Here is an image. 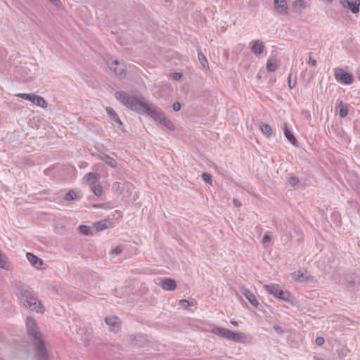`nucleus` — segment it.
Here are the masks:
<instances>
[{
  "instance_id": "nucleus-26",
  "label": "nucleus",
  "mask_w": 360,
  "mask_h": 360,
  "mask_svg": "<svg viewBox=\"0 0 360 360\" xmlns=\"http://www.w3.org/2000/svg\"><path fill=\"white\" fill-rule=\"evenodd\" d=\"M108 222L109 221L106 219L97 221L94 224V227L96 229V231H103L108 227Z\"/></svg>"
},
{
  "instance_id": "nucleus-24",
  "label": "nucleus",
  "mask_w": 360,
  "mask_h": 360,
  "mask_svg": "<svg viewBox=\"0 0 360 360\" xmlns=\"http://www.w3.org/2000/svg\"><path fill=\"white\" fill-rule=\"evenodd\" d=\"M297 81V72L293 73L292 71L290 72L288 77V87L292 89L295 86Z\"/></svg>"
},
{
  "instance_id": "nucleus-38",
  "label": "nucleus",
  "mask_w": 360,
  "mask_h": 360,
  "mask_svg": "<svg viewBox=\"0 0 360 360\" xmlns=\"http://www.w3.org/2000/svg\"><path fill=\"white\" fill-rule=\"evenodd\" d=\"M307 63L310 66H316V60L312 58L311 53H309V60Z\"/></svg>"
},
{
  "instance_id": "nucleus-8",
  "label": "nucleus",
  "mask_w": 360,
  "mask_h": 360,
  "mask_svg": "<svg viewBox=\"0 0 360 360\" xmlns=\"http://www.w3.org/2000/svg\"><path fill=\"white\" fill-rule=\"evenodd\" d=\"M334 77L337 81L344 84L349 85L354 82L353 75L342 68H335L334 70Z\"/></svg>"
},
{
  "instance_id": "nucleus-46",
  "label": "nucleus",
  "mask_w": 360,
  "mask_h": 360,
  "mask_svg": "<svg viewBox=\"0 0 360 360\" xmlns=\"http://www.w3.org/2000/svg\"><path fill=\"white\" fill-rule=\"evenodd\" d=\"M233 205H234L236 207H240V206L241 205V203H240V202L239 201V200L236 199V198H234V199L233 200Z\"/></svg>"
},
{
  "instance_id": "nucleus-42",
  "label": "nucleus",
  "mask_w": 360,
  "mask_h": 360,
  "mask_svg": "<svg viewBox=\"0 0 360 360\" xmlns=\"http://www.w3.org/2000/svg\"><path fill=\"white\" fill-rule=\"evenodd\" d=\"M6 341H7V337L2 331H0V342L4 343Z\"/></svg>"
},
{
  "instance_id": "nucleus-4",
  "label": "nucleus",
  "mask_w": 360,
  "mask_h": 360,
  "mask_svg": "<svg viewBox=\"0 0 360 360\" xmlns=\"http://www.w3.org/2000/svg\"><path fill=\"white\" fill-rule=\"evenodd\" d=\"M32 344L35 349L34 356L36 360H49V355L46 343L42 338L32 340Z\"/></svg>"
},
{
  "instance_id": "nucleus-43",
  "label": "nucleus",
  "mask_w": 360,
  "mask_h": 360,
  "mask_svg": "<svg viewBox=\"0 0 360 360\" xmlns=\"http://www.w3.org/2000/svg\"><path fill=\"white\" fill-rule=\"evenodd\" d=\"M271 240V236L268 234H265L262 238V243L264 244L269 243Z\"/></svg>"
},
{
  "instance_id": "nucleus-47",
  "label": "nucleus",
  "mask_w": 360,
  "mask_h": 360,
  "mask_svg": "<svg viewBox=\"0 0 360 360\" xmlns=\"http://www.w3.org/2000/svg\"><path fill=\"white\" fill-rule=\"evenodd\" d=\"M314 360H323L321 357L318 356H314Z\"/></svg>"
},
{
  "instance_id": "nucleus-48",
  "label": "nucleus",
  "mask_w": 360,
  "mask_h": 360,
  "mask_svg": "<svg viewBox=\"0 0 360 360\" xmlns=\"http://www.w3.org/2000/svg\"><path fill=\"white\" fill-rule=\"evenodd\" d=\"M94 207H102L103 205L102 204L95 205Z\"/></svg>"
},
{
  "instance_id": "nucleus-5",
  "label": "nucleus",
  "mask_w": 360,
  "mask_h": 360,
  "mask_svg": "<svg viewBox=\"0 0 360 360\" xmlns=\"http://www.w3.org/2000/svg\"><path fill=\"white\" fill-rule=\"evenodd\" d=\"M26 328L28 335L31 338L32 341L37 338H42V335L38 330L37 321L32 316H27L26 319Z\"/></svg>"
},
{
  "instance_id": "nucleus-13",
  "label": "nucleus",
  "mask_w": 360,
  "mask_h": 360,
  "mask_svg": "<svg viewBox=\"0 0 360 360\" xmlns=\"http://www.w3.org/2000/svg\"><path fill=\"white\" fill-rule=\"evenodd\" d=\"M0 269L8 271H11L13 269V264L9 261L7 255L1 250H0Z\"/></svg>"
},
{
  "instance_id": "nucleus-16",
  "label": "nucleus",
  "mask_w": 360,
  "mask_h": 360,
  "mask_svg": "<svg viewBox=\"0 0 360 360\" xmlns=\"http://www.w3.org/2000/svg\"><path fill=\"white\" fill-rule=\"evenodd\" d=\"M27 259L29 260L30 264L35 268L39 269L40 266L43 264V260L35 255L31 252H27L26 254Z\"/></svg>"
},
{
  "instance_id": "nucleus-28",
  "label": "nucleus",
  "mask_w": 360,
  "mask_h": 360,
  "mask_svg": "<svg viewBox=\"0 0 360 360\" xmlns=\"http://www.w3.org/2000/svg\"><path fill=\"white\" fill-rule=\"evenodd\" d=\"M78 229H79V231L84 235L89 236V235L92 234L91 229L89 226L80 225L78 227Z\"/></svg>"
},
{
  "instance_id": "nucleus-22",
  "label": "nucleus",
  "mask_w": 360,
  "mask_h": 360,
  "mask_svg": "<svg viewBox=\"0 0 360 360\" xmlns=\"http://www.w3.org/2000/svg\"><path fill=\"white\" fill-rule=\"evenodd\" d=\"M292 7L295 10L301 11L307 7V2L305 0H295Z\"/></svg>"
},
{
  "instance_id": "nucleus-12",
  "label": "nucleus",
  "mask_w": 360,
  "mask_h": 360,
  "mask_svg": "<svg viewBox=\"0 0 360 360\" xmlns=\"http://www.w3.org/2000/svg\"><path fill=\"white\" fill-rule=\"evenodd\" d=\"M274 8L281 15L288 14V6L286 0H274Z\"/></svg>"
},
{
  "instance_id": "nucleus-11",
  "label": "nucleus",
  "mask_w": 360,
  "mask_h": 360,
  "mask_svg": "<svg viewBox=\"0 0 360 360\" xmlns=\"http://www.w3.org/2000/svg\"><path fill=\"white\" fill-rule=\"evenodd\" d=\"M240 292L255 307L259 308V302L256 299L255 295L248 288H241Z\"/></svg>"
},
{
  "instance_id": "nucleus-14",
  "label": "nucleus",
  "mask_w": 360,
  "mask_h": 360,
  "mask_svg": "<svg viewBox=\"0 0 360 360\" xmlns=\"http://www.w3.org/2000/svg\"><path fill=\"white\" fill-rule=\"evenodd\" d=\"M161 286L165 290L172 291L176 289V283L174 279L165 278L162 279Z\"/></svg>"
},
{
  "instance_id": "nucleus-20",
  "label": "nucleus",
  "mask_w": 360,
  "mask_h": 360,
  "mask_svg": "<svg viewBox=\"0 0 360 360\" xmlns=\"http://www.w3.org/2000/svg\"><path fill=\"white\" fill-rule=\"evenodd\" d=\"M100 159L112 168H115L117 165V161L113 158L107 154L101 155Z\"/></svg>"
},
{
  "instance_id": "nucleus-37",
  "label": "nucleus",
  "mask_w": 360,
  "mask_h": 360,
  "mask_svg": "<svg viewBox=\"0 0 360 360\" xmlns=\"http://www.w3.org/2000/svg\"><path fill=\"white\" fill-rule=\"evenodd\" d=\"M273 328L276 331V333L279 335H283L284 333L283 329L278 325H274Z\"/></svg>"
},
{
  "instance_id": "nucleus-2",
  "label": "nucleus",
  "mask_w": 360,
  "mask_h": 360,
  "mask_svg": "<svg viewBox=\"0 0 360 360\" xmlns=\"http://www.w3.org/2000/svg\"><path fill=\"white\" fill-rule=\"evenodd\" d=\"M16 296L21 307L39 314H43L45 311L44 305L32 288L18 285Z\"/></svg>"
},
{
  "instance_id": "nucleus-36",
  "label": "nucleus",
  "mask_w": 360,
  "mask_h": 360,
  "mask_svg": "<svg viewBox=\"0 0 360 360\" xmlns=\"http://www.w3.org/2000/svg\"><path fill=\"white\" fill-rule=\"evenodd\" d=\"M202 179L205 183L212 184V175L209 173L204 172L202 174Z\"/></svg>"
},
{
  "instance_id": "nucleus-49",
  "label": "nucleus",
  "mask_w": 360,
  "mask_h": 360,
  "mask_svg": "<svg viewBox=\"0 0 360 360\" xmlns=\"http://www.w3.org/2000/svg\"><path fill=\"white\" fill-rule=\"evenodd\" d=\"M231 323L235 326L238 325V323L236 321H232Z\"/></svg>"
},
{
  "instance_id": "nucleus-41",
  "label": "nucleus",
  "mask_w": 360,
  "mask_h": 360,
  "mask_svg": "<svg viewBox=\"0 0 360 360\" xmlns=\"http://www.w3.org/2000/svg\"><path fill=\"white\" fill-rule=\"evenodd\" d=\"M122 251V246H117L115 248L112 250V253L115 255H120Z\"/></svg>"
},
{
  "instance_id": "nucleus-45",
  "label": "nucleus",
  "mask_w": 360,
  "mask_h": 360,
  "mask_svg": "<svg viewBox=\"0 0 360 360\" xmlns=\"http://www.w3.org/2000/svg\"><path fill=\"white\" fill-rule=\"evenodd\" d=\"M181 77H182V74L180 72H174L172 76L173 79L175 80L180 79L181 78Z\"/></svg>"
},
{
  "instance_id": "nucleus-27",
  "label": "nucleus",
  "mask_w": 360,
  "mask_h": 360,
  "mask_svg": "<svg viewBox=\"0 0 360 360\" xmlns=\"http://www.w3.org/2000/svg\"><path fill=\"white\" fill-rule=\"evenodd\" d=\"M198 58L202 67L204 69H207L209 68L208 61L205 55L201 51H198Z\"/></svg>"
},
{
  "instance_id": "nucleus-10",
  "label": "nucleus",
  "mask_w": 360,
  "mask_h": 360,
  "mask_svg": "<svg viewBox=\"0 0 360 360\" xmlns=\"http://www.w3.org/2000/svg\"><path fill=\"white\" fill-rule=\"evenodd\" d=\"M344 8L351 11L356 14L359 12L360 0H340Z\"/></svg>"
},
{
  "instance_id": "nucleus-35",
  "label": "nucleus",
  "mask_w": 360,
  "mask_h": 360,
  "mask_svg": "<svg viewBox=\"0 0 360 360\" xmlns=\"http://www.w3.org/2000/svg\"><path fill=\"white\" fill-rule=\"evenodd\" d=\"M36 95L32 94H19L17 95L18 97L24 98L27 101H30L33 103V101Z\"/></svg>"
},
{
  "instance_id": "nucleus-18",
  "label": "nucleus",
  "mask_w": 360,
  "mask_h": 360,
  "mask_svg": "<svg viewBox=\"0 0 360 360\" xmlns=\"http://www.w3.org/2000/svg\"><path fill=\"white\" fill-rule=\"evenodd\" d=\"M105 110L108 115L110 116L111 118L113 120V121L119 124V129L122 130L124 127L123 123L122 122L121 120L120 119L115 111L113 110V108L111 107H107L105 108Z\"/></svg>"
},
{
  "instance_id": "nucleus-7",
  "label": "nucleus",
  "mask_w": 360,
  "mask_h": 360,
  "mask_svg": "<svg viewBox=\"0 0 360 360\" xmlns=\"http://www.w3.org/2000/svg\"><path fill=\"white\" fill-rule=\"evenodd\" d=\"M109 69L120 78H124L127 74V67L124 63L114 60L107 63Z\"/></svg>"
},
{
  "instance_id": "nucleus-6",
  "label": "nucleus",
  "mask_w": 360,
  "mask_h": 360,
  "mask_svg": "<svg viewBox=\"0 0 360 360\" xmlns=\"http://www.w3.org/2000/svg\"><path fill=\"white\" fill-rule=\"evenodd\" d=\"M266 290L275 297L283 301H289L290 295L288 292L281 290L278 284H271L264 285Z\"/></svg>"
},
{
  "instance_id": "nucleus-1",
  "label": "nucleus",
  "mask_w": 360,
  "mask_h": 360,
  "mask_svg": "<svg viewBox=\"0 0 360 360\" xmlns=\"http://www.w3.org/2000/svg\"><path fill=\"white\" fill-rule=\"evenodd\" d=\"M115 98L129 109L139 114L147 115L169 130H174V124L165 117L162 111H158L145 101L139 100L135 96L124 91H117L115 93Z\"/></svg>"
},
{
  "instance_id": "nucleus-33",
  "label": "nucleus",
  "mask_w": 360,
  "mask_h": 360,
  "mask_svg": "<svg viewBox=\"0 0 360 360\" xmlns=\"http://www.w3.org/2000/svg\"><path fill=\"white\" fill-rule=\"evenodd\" d=\"M266 69L269 72H274L277 69V65L271 59H268L266 62Z\"/></svg>"
},
{
  "instance_id": "nucleus-32",
  "label": "nucleus",
  "mask_w": 360,
  "mask_h": 360,
  "mask_svg": "<svg viewBox=\"0 0 360 360\" xmlns=\"http://www.w3.org/2000/svg\"><path fill=\"white\" fill-rule=\"evenodd\" d=\"M287 181L292 187L300 186V180L297 176H290L289 178H288Z\"/></svg>"
},
{
  "instance_id": "nucleus-29",
  "label": "nucleus",
  "mask_w": 360,
  "mask_h": 360,
  "mask_svg": "<svg viewBox=\"0 0 360 360\" xmlns=\"http://www.w3.org/2000/svg\"><path fill=\"white\" fill-rule=\"evenodd\" d=\"M33 103L41 107H46L47 103L44 98L40 96H35Z\"/></svg>"
},
{
  "instance_id": "nucleus-34",
  "label": "nucleus",
  "mask_w": 360,
  "mask_h": 360,
  "mask_svg": "<svg viewBox=\"0 0 360 360\" xmlns=\"http://www.w3.org/2000/svg\"><path fill=\"white\" fill-rule=\"evenodd\" d=\"M91 191L96 196H101L103 192L102 186L100 184L94 185Z\"/></svg>"
},
{
  "instance_id": "nucleus-15",
  "label": "nucleus",
  "mask_w": 360,
  "mask_h": 360,
  "mask_svg": "<svg viewBox=\"0 0 360 360\" xmlns=\"http://www.w3.org/2000/svg\"><path fill=\"white\" fill-rule=\"evenodd\" d=\"M252 46L251 47V51L256 56L260 55L264 50V45L263 42L259 39L254 40L252 41Z\"/></svg>"
},
{
  "instance_id": "nucleus-39",
  "label": "nucleus",
  "mask_w": 360,
  "mask_h": 360,
  "mask_svg": "<svg viewBox=\"0 0 360 360\" xmlns=\"http://www.w3.org/2000/svg\"><path fill=\"white\" fill-rule=\"evenodd\" d=\"M181 105L179 102H174L172 105V109L175 112H178L181 110Z\"/></svg>"
},
{
  "instance_id": "nucleus-19",
  "label": "nucleus",
  "mask_w": 360,
  "mask_h": 360,
  "mask_svg": "<svg viewBox=\"0 0 360 360\" xmlns=\"http://www.w3.org/2000/svg\"><path fill=\"white\" fill-rule=\"evenodd\" d=\"M100 178L101 175L98 173L89 172L84 176V179L86 183L89 184H94Z\"/></svg>"
},
{
  "instance_id": "nucleus-3",
  "label": "nucleus",
  "mask_w": 360,
  "mask_h": 360,
  "mask_svg": "<svg viewBox=\"0 0 360 360\" xmlns=\"http://www.w3.org/2000/svg\"><path fill=\"white\" fill-rule=\"evenodd\" d=\"M212 333L235 342H244L246 340L245 334L236 333L224 328L214 327L212 329Z\"/></svg>"
},
{
  "instance_id": "nucleus-30",
  "label": "nucleus",
  "mask_w": 360,
  "mask_h": 360,
  "mask_svg": "<svg viewBox=\"0 0 360 360\" xmlns=\"http://www.w3.org/2000/svg\"><path fill=\"white\" fill-rule=\"evenodd\" d=\"M340 107V116L342 118L345 117L348 115V109L343 105L342 101H340L338 103Z\"/></svg>"
},
{
  "instance_id": "nucleus-21",
  "label": "nucleus",
  "mask_w": 360,
  "mask_h": 360,
  "mask_svg": "<svg viewBox=\"0 0 360 360\" xmlns=\"http://www.w3.org/2000/svg\"><path fill=\"white\" fill-rule=\"evenodd\" d=\"M284 135L285 138L293 145L297 146V141L295 138L294 135L291 132V131L288 128L287 125L285 124L284 127Z\"/></svg>"
},
{
  "instance_id": "nucleus-23",
  "label": "nucleus",
  "mask_w": 360,
  "mask_h": 360,
  "mask_svg": "<svg viewBox=\"0 0 360 360\" xmlns=\"http://www.w3.org/2000/svg\"><path fill=\"white\" fill-rule=\"evenodd\" d=\"M259 128L262 132L266 136L270 137L272 134V129L268 124L262 122L259 124Z\"/></svg>"
},
{
  "instance_id": "nucleus-17",
  "label": "nucleus",
  "mask_w": 360,
  "mask_h": 360,
  "mask_svg": "<svg viewBox=\"0 0 360 360\" xmlns=\"http://www.w3.org/2000/svg\"><path fill=\"white\" fill-rule=\"evenodd\" d=\"M105 321L112 331L118 330L119 319L117 316H108L105 318Z\"/></svg>"
},
{
  "instance_id": "nucleus-31",
  "label": "nucleus",
  "mask_w": 360,
  "mask_h": 360,
  "mask_svg": "<svg viewBox=\"0 0 360 360\" xmlns=\"http://www.w3.org/2000/svg\"><path fill=\"white\" fill-rule=\"evenodd\" d=\"M180 304L184 308H187L188 307L194 306L196 304V301L194 299L181 300Z\"/></svg>"
},
{
  "instance_id": "nucleus-25",
  "label": "nucleus",
  "mask_w": 360,
  "mask_h": 360,
  "mask_svg": "<svg viewBox=\"0 0 360 360\" xmlns=\"http://www.w3.org/2000/svg\"><path fill=\"white\" fill-rule=\"evenodd\" d=\"M81 198V196L78 195L74 190H70L64 196V200L66 201H70Z\"/></svg>"
},
{
  "instance_id": "nucleus-40",
  "label": "nucleus",
  "mask_w": 360,
  "mask_h": 360,
  "mask_svg": "<svg viewBox=\"0 0 360 360\" xmlns=\"http://www.w3.org/2000/svg\"><path fill=\"white\" fill-rule=\"evenodd\" d=\"M325 342V340L322 337H318L316 338V340H315V343L319 345V346H321L324 344Z\"/></svg>"
},
{
  "instance_id": "nucleus-51",
  "label": "nucleus",
  "mask_w": 360,
  "mask_h": 360,
  "mask_svg": "<svg viewBox=\"0 0 360 360\" xmlns=\"http://www.w3.org/2000/svg\"><path fill=\"white\" fill-rule=\"evenodd\" d=\"M359 79L360 80V72H359Z\"/></svg>"
},
{
  "instance_id": "nucleus-9",
  "label": "nucleus",
  "mask_w": 360,
  "mask_h": 360,
  "mask_svg": "<svg viewBox=\"0 0 360 360\" xmlns=\"http://www.w3.org/2000/svg\"><path fill=\"white\" fill-rule=\"evenodd\" d=\"M292 278L294 281L299 283H307L314 280V277L307 274V270L303 269H300L293 272L292 274Z\"/></svg>"
},
{
  "instance_id": "nucleus-44",
  "label": "nucleus",
  "mask_w": 360,
  "mask_h": 360,
  "mask_svg": "<svg viewBox=\"0 0 360 360\" xmlns=\"http://www.w3.org/2000/svg\"><path fill=\"white\" fill-rule=\"evenodd\" d=\"M49 1L57 7H60L62 5L60 0H49Z\"/></svg>"
},
{
  "instance_id": "nucleus-50",
  "label": "nucleus",
  "mask_w": 360,
  "mask_h": 360,
  "mask_svg": "<svg viewBox=\"0 0 360 360\" xmlns=\"http://www.w3.org/2000/svg\"><path fill=\"white\" fill-rule=\"evenodd\" d=\"M233 124H236V123H237V122H236V121H235V120H234L233 121Z\"/></svg>"
}]
</instances>
